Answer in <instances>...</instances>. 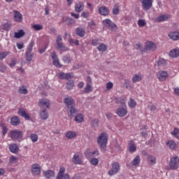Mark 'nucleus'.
I'll return each instance as SVG.
<instances>
[{
  "instance_id": "nucleus-32",
  "label": "nucleus",
  "mask_w": 179,
  "mask_h": 179,
  "mask_svg": "<svg viewBox=\"0 0 179 179\" xmlns=\"http://www.w3.org/2000/svg\"><path fill=\"white\" fill-rule=\"evenodd\" d=\"M8 149L11 153H16V152L19 151V146L17 144H10L8 147Z\"/></svg>"
},
{
  "instance_id": "nucleus-39",
  "label": "nucleus",
  "mask_w": 179,
  "mask_h": 179,
  "mask_svg": "<svg viewBox=\"0 0 179 179\" xmlns=\"http://www.w3.org/2000/svg\"><path fill=\"white\" fill-rule=\"evenodd\" d=\"M128 106L130 108H135L136 107V101L135 99L130 98L128 101Z\"/></svg>"
},
{
  "instance_id": "nucleus-28",
  "label": "nucleus",
  "mask_w": 179,
  "mask_h": 179,
  "mask_svg": "<svg viewBox=\"0 0 179 179\" xmlns=\"http://www.w3.org/2000/svg\"><path fill=\"white\" fill-rule=\"evenodd\" d=\"M99 13L102 16H107L108 15V9L106 6L100 7L99 8Z\"/></svg>"
},
{
  "instance_id": "nucleus-42",
  "label": "nucleus",
  "mask_w": 179,
  "mask_h": 179,
  "mask_svg": "<svg viewBox=\"0 0 179 179\" xmlns=\"http://www.w3.org/2000/svg\"><path fill=\"white\" fill-rule=\"evenodd\" d=\"M147 160L150 164H156V157L152 155H148Z\"/></svg>"
},
{
  "instance_id": "nucleus-11",
  "label": "nucleus",
  "mask_w": 179,
  "mask_h": 179,
  "mask_svg": "<svg viewBox=\"0 0 179 179\" xmlns=\"http://www.w3.org/2000/svg\"><path fill=\"white\" fill-rule=\"evenodd\" d=\"M82 154L80 152H76L73 156L72 162L74 164H82Z\"/></svg>"
},
{
  "instance_id": "nucleus-50",
  "label": "nucleus",
  "mask_w": 179,
  "mask_h": 179,
  "mask_svg": "<svg viewBox=\"0 0 179 179\" xmlns=\"http://www.w3.org/2000/svg\"><path fill=\"white\" fill-rule=\"evenodd\" d=\"M171 135L174 136V138H177L178 139L179 138V129L175 128L174 130L171 132Z\"/></svg>"
},
{
  "instance_id": "nucleus-21",
  "label": "nucleus",
  "mask_w": 179,
  "mask_h": 179,
  "mask_svg": "<svg viewBox=\"0 0 179 179\" xmlns=\"http://www.w3.org/2000/svg\"><path fill=\"white\" fill-rule=\"evenodd\" d=\"M18 115H20V117H23V118H25V120H30V116L27 113H26V110L23 108L18 109L17 111Z\"/></svg>"
},
{
  "instance_id": "nucleus-19",
  "label": "nucleus",
  "mask_w": 179,
  "mask_h": 179,
  "mask_svg": "<svg viewBox=\"0 0 179 179\" xmlns=\"http://www.w3.org/2000/svg\"><path fill=\"white\" fill-rule=\"evenodd\" d=\"M14 20L17 22H20L23 20V16L20 13V12L17 10H14Z\"/></svg>"
},
{
  "instance_id": "nucleus-56",
  "label": "nucleus",
  "mask_w": 179,
  "mask_h": 179,
  "mask_svg": "<svg viewBox=\"0 0 179 179\" xmlns=\"http://www.w3.org/2000/svg\"><path fill=\"white\" fill-rule=\"evenodd\" d=\"M89 16H90V13L88 11H83L81 13V17H84V19H87V17H89Z\"/></svg>"
},
{
  "instance_id": "nucleus-35",
  "label": "nucleus",
  "mask_w": 179,
  "mask_h": 179,
  "mask_svg": "<svg viewBox=\"0 0 179 179\" xmlns=\"http://www.w3.org/2000/svg\"><path fill=\"white\" fill-rule=\"evenodd\" d=\"M131 164L133 166H138V164H141V157L139 155L135 157L131 162Z\"/></svg>"
},
{
  "instance_id": "nucleus-14",
  "label": "nucleus",
  "mask_w": 179,
  "mask_h": 179,
  "mask_svg": "<svg viewBox=\"0 0 179 179\" xmlns=\"http://www.w3.org/2000/svg\"><path fill=\"white\" fill-rule=\"evenodd\" d=\"M85 9V3L82 1H78L75 4V11L78 13H80Z\"/></svg>"
},
{
  "instance_id": "nucleus-2",
  "label": "nucleus",
  "mask_w": 179,
  "mask_h": 179,
  "mask_svg": "<svg viewBox=\"0 0 179 179\" xmlns=\"http://www.w3.org/2000/svg\"><path fill=\"white\" fill-rule=\"evenodd\" d=\"M10 138L12 141H18V142H20L23 138V131L17 129L13 130L10 133Z\"/></svg>"
},
{
  "instance_id": "nucleus-60",
  "label": "nucleus",
  "mask_w": 179,
  "mask_h": 179,
  "mask_svg": "<svg viewBox=\"0 0 179 179\" xmlns=\"http://www.w3.org/2000/svg\"><path fill=\"white\" fill-rule=\"evenodd\" d=\"M125 99H123V98H119L118 99V103H120V104H122V107L123 106H126L125 105Z\"/></svg>"
},
{
  "instance_id": "nucleus-49",
  "label": "nucleus",
  "mask_w": 179,
  "mask_h": 179,
  "mask_svg": "<svg viewBox=\"0 0 179 179\" xmlns=\"http://www.w3.org/2000/svg\"><path fill=\"white\" fill-rule=\"evenodd\" d=\"M63 61L64 64H71L72 62V58L71 56L66 55L63 57Z\"/></svg>"
},
{
  "instance_id": "nucleus-10",
  "label": "nucleus",
  "mask_w": 179,
  "mask_h": 179,
  "mask_svg": "<svg viewBox=\"0 0 179 179\" xmlns=\"http://www.w3.org/2000/svg\"><path fill=\"white\" fill-rule=\"evenodd\" d=\"M64 103L66 106V108H68L69 107H71L72 106H75V99L72 98L71 96H66L64 99Z\"/></svg>"
},
{
  "instance_id": "nucleus-58",
  "label": "nucleus",
  "mask_w": 179,
  "mask_h": 179,
  "mask_svg": "<svg viewBox=\"0 0 179 179\" xmlns=\"http://www.w3.org/2000/svg\"><path fill=\"white\" fill-rule=\"evenodd\" d=\"M159 66H162V65H166V60L163 58H161L158 61Z\"/></svg>"
},
{
  "instance_id": "nucleus-45",
  "label": "nucleus",
  "mask_w": 179,
  "mask_h": 179,
  "mask_svg": "<svg viewBox=\"0 0 179 179\" xmlns=\"http://www.w3.org/2000/svg\"><path fill=\"white\" fill-rule=\"evenodd\" d=\"M90 92H93V87L92 84H87L84 88V93H90Z\"/></svg>"
},
{
  "instance_id": "nucleus-33",
  "label": "nucleus",
  "mask_w": 179,
  "mask_h": 179,
  "mask_svg": "<svg viewBox=\"0 0 179 179\" xmlns=\"http://www.w3.org/2000/svg\"><path fill=\"white\" fill-rule=\"evenodd\" d=\"M34 57V54L31 53V52H25V59H26V61H28L29 62H31V61L33 60Z\"/></svg>"
},
{
  "instance_id": "nucleus-57",
  "label": "nucleus",
  "mask_w": 179,
  "mask_h": 179,
  "mask_svg": "<svg viewBox=\"0 0 179 179\" xmlns=\"http://www.w3.org/2000/svg\"><path fill=\"white\" fill-rule=\"evenodd\" d=\"M92 44L94 46L99 45L100 44V39L99 38H95L92 41Z\"/></svg>"
},
{
  "instance_id": "nucleus-46",
  "label": "nucleus",
  "mask_w": 179,
  "mask_h": 179,
  "mask_svg": "<svg viewBox=\"0 0 179 179\" xmlns=\"http://www.w3.org/2000/svg\"><path fill=\"white\" fill-rule=\"evenodd\" d=\"M113 15H118L120 13V5L118 3L115 4L113 9Z\"/></svg>"
},
{
  "instance_id": "nucleus-41",
  "label": "nucleus",
  "mask_w": 179,
  "mask_h": 179,
  "mask_svg": "<svg viewBox=\"0 0 179 179\" xmlns=\"http://www.w3.org/2000/svg\"><path fill=\"white\" fill-rule=\"evenodd\" d=\"M75 136H76V132L75 131H70L66 134V137L67 139H73V138H75Z\"/></svg>"
},
{
  "instance_id": "nucleus-6",
  "label": "nucleus",
  "mask_w": 179,
  "mask_h": 179,
  "mask_svg": "<svg viewBox=\"0 0 179 179\" xmlns=\"http://www.w3.org/2000/svg\"><path fill=\"white\" fill-rule=\"evenodd\" d=\"M120 163L117 162H113L112 164V168L110 171H108V174L110 176H114L115 174H117V173H118V171H120Z\"/></svg>"
},
{
  "instance_id": "nucleus-4",
  "label": "nucleus",
  "mask_w": 179,
  "mask_h": 179,
  "mask_svg": "<svg viewBox=\"0 0 179 179\" xmlns=\"http://www.w3.org/2000/svg\"><path fill=\"white\" fill-rule=\"evenodd\" d=\"M65 167L64 166H60L59 167V173L57 175L56 179H70L69 174L66 173L65 174Z\"/></svg>"
},
{
  "instance_id": "nucleus-31",
  "label": "nucleus",
  "mask_w": 179,
  "mask_h": 179,
  "mask_svg": "<svg viewBox=\"0 0 179 179\" xmlns=\"http://www.w3.org/2000/svg\"><path fill=\"white\" fill-rule=\"evenodd\" d=\"M39 114H40V117H41V120H45L49 117L48 112L45 109L41 110Z\"/></svg>"
},
{
  "instance_id": "nucleus-61",
  "label": "nucleus",
  "mask_w": 179,
  "mask_h": 179,
  "mask_svg": "<svg viewBox=\"0 0 179 179\" xmlns=\"http://www.w3.org/2000/svg\"><path fill=\"white\" fill-rule=\"evenodd\" d=\"M17 160V158L15 156H11L9 159V162L10 163H15Z\"/></svg>"
},
{
  "instance_id": "nucleus-1",
  "label": "nucleus",
  "mask_w": 179,
  "mask_h": 179,
  "mask_svg": "<svg viewBox=\"0 0 179 179\" xmlns=\"http://www.w3.org/2000/svg\"><path fill=\"white\" fill-rule=\"evenodd\" d=\"M107 142H108L107 133H101L97 138V143L103 152H106L107 150Z\"/></svg>"
},
{
  "instance_id": "nucleus-13",
  "label": "nucleus",
  "mask_w": 179,
  "mask_h": 179,
  "mask_svg": "<svg viewBox=\"0 0 179 179\" xmlns=\"http://www.w3.org/2000/svg\"><path fill=\"white\" fill-rule=\"evenodd\" d=\"M103 24L106 26V27H108V29H115L117 27L115 23L113 22L110 19H106L103 20Z\"/></svg>"
},
{
  "instance_id": "nucleus-8",
  "label": "nucleus",
  "mask_w": 179,
  "mask_h": 179,
  "mask_svg": "<svg viewBox=\"0 0 179 179\" xmlns=\"http://www.w3.org/2000/svg\"><path fill=\"white\" fill-rule=\"evenodd\" d=\"M39 107H45L46 108H50L51 107V102L48 99L41 98L38 101Z\"/></svg>"
},
{
  "instance_id": "nucleus-54",
  "label": "nucleus",
  "mask_w": 179,
  "mask_h": 179,
  "mask_svg": "<svg viewBox=\"0 0 179 179\" xmlns=\"http://www.w3.org/2000/svg\"><path fill=\"white\" fill-rule=\"evenodd\" d=\"M92 127H94L96 128V127H99V120L97 119H94L91 122Z\"/></svg>"
},
{
  "instance_id": "nucleus-18",
  "label": "nucleus",
  "mask_w": 179,
  "mask_h": 179,
  "mask_svg": "<svg viewBox=\"0 0 179 179\" xmlns=\"http://www.w3.org/2000/svg\"><path fill=\"white\" fill-rule=\"evenodd\" d=\"M143 79V75L142 73L134 74L131 78L133 83H137V82H141Z\"/></svg>"
},
{
  "instance_id": "nucleus-44",
  "label": "nucleus",
  "mask_w": 179,
  "mask_h": 179,
  "mask_svg": "<svg viewBox=\"0 0 179 179\" xmlns=\"http://www.w3.org/2000/svg\"><path fill=\"white\" fill-rule=\"evenodd\" d=\"M29 138L31 139L33 143H36L38 141V136L36 134H31L29 136Z\"/></svg>"
},
{
  "instance_id": "nucleus-16",
  "label": "nucleus",
  "mask_w": 179,
  "mask_h": 179,
  "mask_svg": "<svg viewBox=\"0 0 179 179\" xmlns=\"http://www.w3.org/2000/svg\"><path fill=\"white\" fill-rule=\"evenodd\" d=\"M157 47L156 45L152 41H148L145 43V50L148 51H155Z\"/></svg>"
},
{
  "instance_id": "nucleus-43",
  "label": "nucleus",
  "mask_w": 179,
  "mask_h": 179,
  "mask_svg": "<svg viewBox=\"0 0 179 179\" xmlns=\"http://www.w3.org/2000/svg\"><path fill=\"white\" fill-rule=\"evenodd\" d=\"M74 86H75V84L72 80L67 82L66 84V88L67 89V90H72Z\"/></svg>"
},
{
  "instance_id": "nucleus-51",
  "label": "nucleus",
  "mask_w": 179,
  "mask_h": 179,
  "mask_svg": "<svg viewBox=\"0 0 179 179\" xmlns=\"http://www.w3.org/2000/svg\"><path fill=\"white\" fill-rule=\"evenodd\" d=\"M33 47H34V41H31L29 43L26 52H31L33 51Z\"/></svg>"
},
{
  "instance_id": "nucleus-29",
  "label": "nucleus",
  "mask_w": 179,
  "mask_h": 179,
  "mask_svg": "<svg viewBox=\"0 0 179 179\" xmlns=\"http://www.w3.org/2000/svg\"><path fill=\"white\" fill-rule=\"evenodd\" d=\"M76 33L77 36H79L80 37H85V34H86V31L82 27H78L76 30Z\"/></svg>"
},
{
  "instance_id": "nucleus-48",
  "label": "nucleus",
  "mask_w": 179,
  "mask_h": 179,
  "mask_svg": "<svg viewBox=\"0 0 179 179\" xmlns=\"http://www.w3.org/2000/svg\"><path fill=\"white\" fill-rule=\"evenodd\" d=\"M9 54H10V51L0 52V60L5 59Z\"/></svg>"
},
{
  "instance_id": "nucleus-5",
  "label": "nucleus",
  "mask_w": 179,
  "mask_h": 179,
  "mask_svg": "<svg viewBox=\"0 0 179 179\" xmlns=\"http://www.w3.org/2000/svg\"><path fill=\"white\" fill-rule=\"evenodd\" d=\"M179 159L178 157L171 158L169 162V167L171 170H177L178 169Z\"/></svg>"
},
{
  "instance_id": "nucleus-53",
  "label": "nucleus",
  "mask_w": 179,
  "mask_h": 179,
  "mask_svg": "<svg viewBox=\"0 0 179 179\" xmlns=\"http://www.w3.org/2000/svg\"><path fill=\"white\" fill-rule=\"evenodd\" d=\"M138 24L139 27H144V26H146V21L145 20H138Z\"/></svg>"
},
{
  "instance_id": "nucleus-62",
  "label": "nucleus",
  "mask_w": 179,
  "mask_h": 179,
  "mask_svg": "<svg viewBox=\"0 0 179 179\" xmlns=\"http://www.w3.org/2000/svg\"><path fill=\"white\" fill-rule=\"evenodd\" d=\"M113 83H111V82L108 83L106 84L107 90H111L113 89Z\"/></svg>"
},
{
  "instance_id": "nucleus-63",
  "label": "nucleus",
  "mask_w": 179,
  "mask_h": 179,
  "mask_svg": "<svg viewBox=\"0 0 179 179\" xmlns=\"http://www.w3.org/2000/svg\"><path fill=\"white\" fill-rule=\"evenodd\" d=\"M3 29L4 30H9L10 27V24L6 22L3 25Z\"/></svg>"
},
{
  "instance_id": "nucleus-38",
  "label": "nucleus",
  "mask_w": 179,
  "mask_h": 179,
  "mask_svg": "<svg viewBox=\"0 0 179 179\" xmlns=\"http://www.w3.org/2000/svg\"><path fill=\"white\" fill-rule=\"evenodd\" d=\"M18 93L20 94H27L28 91H27V87L22 85L19 87Z\"/></svg>"
},
{
  "instance_id": "nucleus-26",
  "label": "nucleus",
  "mask_w": 179,
  "mask_h": 179,
  "mask_svg": "<svg viewBox=\"0 0 179 179\" xmlns=\"http://www.w3.org/2000/svg\"><path fill=\"white\" fill-rule=\"evenodd\" d=\"M169 15L168 14L166 15H162L158 16L156 18V21L158 22V23H160L162 22H166V20H169Z\"/></svg>"
},
{
  "instance_id": "nucleus-55",
  "label": "nucleus",
  "mask_w": 179,
  "mask_h": 179,
  "mask_svg": "<svg viewBox=\"0 0 179 179\" xmlns=\"http://www.w3.org/2000/svg\"><path fill=\"white\" fill-rule=\"evenodd\" d=\"M91 164H93V166H97L99 164V159L97 158H92L90 159Z\"/></svg>"
},
{
  "instance_id": "nucleus-12",
  "label": "nucleus",
  "mask_w": 179,
  "mask_h": 179,
  "mask_svg": "<svg viewBox=\"0 0 179 179\" xmlns=\"http://www.w3.org/2000/svg\"><path fill=\"white\" fill-rule=\"evenodd\" d=\"M153 1L152 0H143L142 1V7L145 10H149L152 8Z\"/></svg>"
},
{
  "instance_id": "nucleus-17",
  "label": "nucleus",
  "mask_w": 179,
  "mask_h": 179,
  "mask_svg": "<svg viewBox=\"0 0 179 179\" xmlns=\"http://www.w3.org/2000/svg\"><path fill=\"white\" fill-rule=\"evenodd\" d=\"M31 168H32L31 172L35 176H40V174L41 173V170L40 169V166H38V164H32Z\"/></svg>"
},
{
  "instance_id": "nucleus-27",
  "label": "nucleus",
  "mask_w": 179,
  "mask_h": 179,
  "mask_svg": "<svg viewBox=\"0 0 179 179\" xmlns=\"http://www.w3.org/2000/svg\"><path fill=\"white\" fill-rule=\"evenodd\" d=\"M56 48L59 50V51H68V47L64 45V43L60 42L59 43H55Z\"/></svg>"
},
{
  "instance_id": "nucleus-24",
  "label": "nucleus",
  "mask_w": 179,
  "mask_h": 179,
  "mask_svg": "<svg viewBox=\"0 0 179 179\" xmlns=\"http://www.w3.org/2000/svg\"><path fill=\"white\" fill-rule=\"evenodd\" d=\"M10 124L14 127L19 125L20 124V118H19V116H13L11 117Z\"/></svg>"
},
{
  "instance_id": "nucleus-22",
  "label": "nucleus",
  "mask_w": 179,
  "mask_h": 179,
  "mask_svg": "<svg viewBox=\"0 0 179 179\" xmlns=\"http://www.w3.org/2000/svg\"><path fill=\"white\" fill-rule=\"evenodd\" d=\"M166 146L171 149V150H176L177 149V143L173 140H169L166 142Z\"/></svg>"
},
{
  "instance_id": "nucleus-9",
  "label": "nucleus",
  "mask_w": 179,
  "mask_h": 179,
  "mask_svg": "<svg viewBox=\"0 0 179 179\" xmlns=\"http://www.w3.org/2000/svg\"><path fill=\"white\" fill-rule=\"evenodd\" d=\"M52 59L53 61V65L56 66V68H62V64L59 63V59L58 57H57V53L53 52L51 53Z\"/></svg>"
},
{
  "instance_id": "nucleus-47",
  "label": "nucleus",
  "mask_w": 179,
  "mask_h": 179,
  "mask_svg": "<svg viewBox=\"0 0 179 179\" xmlns=\"http://www.w3.org/2000/svg\"><path fill=\"white\" fill-rule=\"evenodd\" d=\"M88 27H90L92 31H94V30H96V22H94V21L89 22Z\"/></svg>"
},
{
  "instance_id": "nucleus-25",
  "label": "nucleus",
  "mask_w": 179,
  "mask_h": 179,
  "mask_svg": "<svg viewBox=\"0 0 179 179\" xmlns=\"http://www.w3.org/2000/svg\"><path fill=\"white\" fill-rule=\"evenodd\" d=\"M128 151L130 152V153H134V152H136V145L133 141H130L129 142Z\"/></svg>"
},
{
  "instance_id": "nucleus-40",
  "label": "nucleus",
  "mask_w": 179,
  "mask_h": 179,
  "mask_svg": "<svg viewBox=\"0 0 179 179\" xmlns=\"http://www.w3.org/2000/svg\"><path fill=\"white\" fill-rule=\"evenodd\" d=\"M97 50H99L101 52H104L107 51V45L104 43H101L97 47Z\"/></svg>"
},
{
  "instance_id": "nucleus-36",
  "label": "nucleus",
  "mask_w": 179,
  "mask_h": 179,
  "mask_svg": "<svg viewBox=\"0 0 179 179\" xmlns=\"http://www.w3.org/2000/svg\"><path fill=\"white\" fill-rule=\"evenodd\" d=\"M84 154L85 155L86 157H90V156H99V150H96L94 152L85 151Z\"/></svg>"
},
{
  "instance_id": "nucleus-7",
  "label": "nucleus",
  "mask_w": 179,
  "mask_h": 179,
  "mask_svg": "<svg viewBox=\"0 0 179 179\" xmlns=\"http://www.w3.org/2000/svg\"><path fill=\"white\" fill-rule=\"evenodd\" d=\"M116 114L119 117H125L127 114H128V108H127V105L122 106L121 108H118L116 110Z\"/></svg>"
},
{
  "instance_id": "nucleus-52",
  "label": "nucleus",
  "mask_w": 179,
  "mask_h": 179,
  "mask_svg": "<svg viewBox=\"0 0 179 179\" xmlns=\"http://www.w3.org/2000/svg\"><path fill=\"white\" fill-rule=\"evenodd\" d=\"M32 28L36 30V31H38L40 30H43V25L42 24H34L32 26Z\"/></svg>"
},
{
  "instance_id": "nucleus-59",
  "label": "nucleus",
  "mask_w": 179,
  "mask_h": 179,
  "mask_svg": "<svg viewBox=\"0 0 179 179\" xmlns=\"http://www.w3.org/2000/svg\"><path fill=\"white\" fill-rule=\"evenodd\" d=\"M0 72H6V66L3 64L2 63H0Z\"/></svg>"
},
{
  "instance_id": "nucleus-30",
  "label": "nucleus",
  "mask_w": 179,
  "mask_h": 179,
  "mask_svg": "<svg viewBox=\"0 0 179 179\" xmlns=\"http://www.w3.org/2000/svg\"><path fill=\"white\" fill-rule=\"evenodd\" d=\"M179 56V50L178 49H173L169 52V57L171 58H178Z\"/></svg>"
},
{
  "instance_id": "nucleus-64",
  "label": "nucleus",
  "mask_w": 179,
  "mask_h": 179,
  "mask_svg": "<svg viewBox=\"0 0 179 179\" xmlns=\"http://www.w3.org/2000/svg\"><path fill=\"white\" fill-rule=\"evenodd\" d=\"M142 47H143V45L141 43H137L134 45V48H136V50H142Z\"/></svg>"
},
{
  "instance_id": "nucleus-3",
  "label": "nucleus",
  "mask_w": 179,
  "mask_h": 179,
  "mask_svg": "<svg viewBox=\"0 0 179 179\" xmlns=\"http://www.w3.org/2000/svg\"><path fill=\"white\" fill-rule=\"evenodd\" d=\"M66 110L67 111V115L69 118H73L75 117V114L78 113V108L76 107V105H73L72 106H69V108H66Z\"/></svg>"
},
{
  "instance_id": "nucleus-34",
  "label": "nucleus",
  "mask_w": 179,
  "mask_h": 179,
  "mask_svg": "<svg viewBox=\"0 0 179 179\" xmlns=\"http://www.w3.org/2000/svg\"><path fill=\"white\" fill-rule=\"evenodd\" d=\"M84 117L82 113H78L74 118V121L76 122H78V124H80V122H83Z\"/></svg>"
},
{
  "instance_id": "nucleus-15",
  "label": "nucleus",
  "mask_w": 179,
  "mask_h": 179,
  "mask_svg": "<svg viewBox=\"0 0 179 179\" xmlns=\"http://www.w3.org/2000/svg\"><path fill=\"white\" fill-rule=\"evenodd\" d=\"M157 76L159 80L163 82V80H166V79H167V76H169V74L164 71H161L157 73Z\"/></svg>"
},
{
  "instance_id": "nucleus-20",
  "label": "nucleus",
  "mask_w": 179,
  "mask_h": 179,
  "mask_svg": "<svg viewBox=\"0 0 179 179\" xmlns=\"http://www.w3.org/2000/svg\"><path fill=\"white\" fill-rule=\"evenodd\" d=\"M43 175L45 177V178L51 179L55 177V172H54L52 170H48L43 171Z\"/></svg>"
},
{
  "instance_id": "nucleus-23",
  "label": "nucleus",
  "mask_w": 179,
  "mask_h": 179,
  "mask_svg": "<svg viewBox=\"0 0 179 179\" xmlns=\"http://www.w3.org/2000/svg\"><path fill=\"white\" fill-rule=\"evenodd\" d=\"M169 37L171 38V40H173V41H177L179 40V32L178 31L170 32L169 34Z\"/></svg>"
},
{
  "instance_id": "nucleus-37",
  "label": "nucleus",
  "mask_w": 179,
  "mask_h": 179,
  "mask_svg": "<svg viewBox=\"0 0 179 179\" xmlns=\"http://www.w3.org/2000/svg\"><path fill=\"white\" fill-rule=\"evenodd\" d=\"M24 34V31H23V29H20L17 32L14 33V37L15 38H22V37H23Z\"/></svg>"
}]
</instances>
